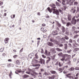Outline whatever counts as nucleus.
I'll use <instances>...</instances> for the list:
<instances>
[{
    "label": "nucleus",
    "mask_w": 79,
    "mask_h": 79,
    "mask_svg": "<svg viewBox=\"0 0 79 79\" xmlns=\"http://www.w3.org/2000/svg\"><path fill=\"white\" fill-rule=\"evenodd\" d=\"M47 10L50 13H51L52 12V11L53 10V14H56L57 16H58L59 15V11L58 10L55 9L53 8H52L51 9H50V8L49 7L47 8Z\"/></svg>",
    "instance_id": "obj_1"
},
{
    "label": "nucleus",
    "mask_w": 79,
    "mask_h": 79,
    "mask_svg": "<svg viewBox=\"0 0 79 79\" xmlns=\"http://www.w3.org/2000/svg\"><path fill=\"white\" fill-rule=\"evenodd\" d=\"M66 56L68 58V59L71 58V56L70 55H68V54H64L62 56V58L60 59V60L62 61H64V60H65V58H66Z\"/></svg>",
    "instance_id": "obj_2"
},
{
    "label": "nucleus",
    "mask_w": 79,
    "mask_h": 79,
    "mask_svg": "<svg viewBox=\"0 0 79 79\" xmlns=\"http://www.w3.org/2000/svg\"><path fill=\"white\" fill-rule=\"evenodd\" d=\"M71 75H72V73H69L66 75V76L67 77L69 78V79H74L73 76H71Z\"/></svg>",
    "instance_id": "obj_3"
},
{
    "label": "nucleus",
    "mask_w": 79,
    "mask_h": 79,
    "mask_svg": "<svg viewBox=\"0 0 79 79\" xmlns=\"http://www.w3.org/2000/svg\"><path fill=\"white\" fill-rule=\"evenodd\" d=\"M67 4L71 6L73 3V2H71V0H66Z\"/></svg>",
    "instance_id": "obj_4"
},
{
    "label": "nucleus",
    "mask_w": 79,
    "mask_h": 79,
    "mask_svg": "<svg viewBox=\"0 0 79 79\" xmlns=\"http://www.w3.org/2000/svg\"><path fill=\"white\" fill-rule=\"evenodd\" d=\"M9 40H10V39L8 38H6L4 40V42L5 44H8V42H9Z\"/></svg>",
    "instance_id": "obj_5"
},
{
    "label": "nucleus",
    "mask_w": 79,
    "mask_h": 79,
    "mask_svg": "<svg viewBox=\"0 0 79 79\" xmlns=\"http://www.w3.org/2000/svg\"><path fill=\"white\" fill-rule=\"evenodd\" d=\"M39 63L41 64H45V60L44 59H40Z\"/></svg>",
    "instance_id": "obj_6"
},
{
    "label": "nucleus",
    "mask_w": 79,
    "mask_h": 79,
    "mask_svg": "<svg viewBox=\"0 0 79 79\" xmlns=\"http://www.w3.org/2000/svg\"><path fill=\"white\" fill-rule=\"evenodd\" d=\"M52 33L53 35H58V31L57 30L53 31H52Z\"/></svg>",
    "instance_id": "obj_7"
},
{
    "label": "nucleus",
    "mask_w": 79,
    "mask_h": 79,
    "mask_svg": "<svg viewBox=\"0 0 79 79\" xmlns=\"http://www.w3.org/2000/svg\"><path fill=\"white\" fill-rule=\"evenodd\" d=\"M34 74L37 75H38V73H36V72H34V71H32L31 73V76H34Z\"/></svg>",
    "instance_id": "obj_8"
},
{
    "label": "nucleus",
    "mask_w": 79,
    "mask_h": 79,
    "mask_svg": "<svg viewBox=\"0 0 79 79\" xmlns=\"http://www.w3.org/2000/svg\"><path fill=\"white\" fill-rule=\"evenodd\" d=\"M55 76L54 75H52V77H47V78L49 79H55Z\"/></svg>",
    "instance_id": "obj_9"
},
{
    "label": "nucleus",
    "mask_w": 79,
    "mask_h": 79,
    "mask_svg": "<svg viewBox=\"0 0 79 79\" xmlns=\"http://www.w3.org/2000/svg\"><path fill=\"white\" fill-rule=\"evenodd\" d=\"M48 46H50V47H53V44L52 42H49L48 43Z\"/></svg>",
    "instance_id": "obj_10"
},
{
    "label": "nucleus",
    "mask_w": 79,
    "mask_h": 79,
    "mask_svg": "<svg viewBox=\"0 0 79 79\" xmlns=\"http://www.w3.org/2000/svg\"><path fill=\"white\" fill-rule=\"evenodd\" d=\"M61 41H62V43L63 44H64L66 42V40H65V39L64 38H62V39H61Z\"/></svg>",
    "instance_id": "obj_11"
},
{
    "label": "nucleus",
    "mask_w": 79,
    "mask_h": 79,
    "mask_svg": "<svg viewBox=\"0 0 79 79\" xmlns=\"http://www.w3.org/2000/svg\"><path fill=\"white\" fill-rule=\"evenodd\" d=\"M68 70L70 71H73L74 70V68L73 67H71V68L68 69Z\"/></svg>",
    "instance_id": "obj_12"
},
{
    "label": "nucleus",
    "mask_w": 79,
    "mask_h": 79,
    "mask_svg": "<svg viewBox=\"0 0 79 79\" xmlns=\"http://www.w3.org/2000/svg\"><path fill=\"white\" fill-rule=\"evenodd\" d=\"M32 62H35L36 63H39L40 61H39L37 60H36L34 59H33L32 60Z\"/></svg>",
    "instance_id": "obj_13"
},
{
    "label": "nucleus",
    "mask_w": 79,
    "mask_h": 79,
    "mask_svg": "<svg viewBox=\"0 0 79 79\" xmlns=\"http://www.w3.org/2000/svg\"><path fill=\"white\" fill-rule=\"evenodd\" d=\"M61 8L62 9V11H65V10L66 9V6H63V7H61Z\"/></svg>",
    "instance_id": "obj_14"
},
{
    "label": "nucleus",
    "mask_w": 79,
    "mask_h": 79,
    "mask_svg": "<svg viewBox=\"0 0 79 79\" xmlns=\"http://www.w3.org/2000/svg\"><path fill=\"white\" fill-rule=\"evenodd\" d=\"M22 72V70H21L20 69L18 70H17L15 72V73L16 74H18V73H21Z\"/></svg>",
    "instance_id": "obj_15"
},
{
    "label": "nucleus",
    "mask_w": 79,
    "mask_h": 79,
    "mask_svg": "<svg viewBox=\"0 0 79 79\" xmlns=\"http://www.w3.org/2000/svg\"><path fill=\"white\" fill-rule=\"evenodd\" d=\"M71 15L69 14L68 15V20H71Z\"/></svg>",
    "instance_id": "obj_16"
},
{
    "label": "nucleus",
    "mask_w": 79,
    "mask_h": 79,
    "mask_svg": "<svg viewBox=\"0 0 79 79\" xmlns=\"http://www.w3.org/2000/svg\"><path fill=\"white\" fill-rule=\"evenodd\" d=\"M77 21L76 20H72L71 21V23L73 24H75L76 23Z\"/></svg>",
    "instance_id": "obj_17"
},
{
    "label": "nucleus",
    "mask_w": 79,
    "mask_h": 79,
    "mask_svg": "<svg viewBox=\"0 0 79 79\" xmlns=\"http://www.w3.org/2000/svg\"><path fill=\"white\" fill-rule=\"evenodd\" d=\"M51 51H52V53H56V51L54 48H52L51 49Z\"/></svg>",
    "instance_id": "obj_18"
},
{
    "label": "nucleus",
    "mask_w": 79,
    "mask_h": 79,
    "mask_svg": "<svg viewBox=\"0 0 79 79\" xmlns=\"http://www.w3.org/2000/svg\"><path fill=\"white\" fill-rule=\"evenodd\" d=\"M61 30L62 31V32L64 33L65 32V28L64 27H62Z\"/></svg>",
    "instance_id": "obj_19"
},
{
    "label": "nucleus",
    "mask_w": 79,
    "mask_h": 79,
    "mask_svg": "<svg viewBox=\"0 0 79 79\" xmlns=\"http://www.w3.org/2000/svg\"><path fill=\"white\" fill-rule=\"evenodd\" d=\"M50 73L52 74H55L56 72L55 71H51Z\"/></svg>",
    "instance_id": "obj_20"
},
{
    "label": "nucleus",
    "mask_w": 79,
    "mask_h": 79,
    "mask_svg": "<svg viewBox=\"0 0 79 79\" xmlns=\"http://www.w3.org/2000/svg\"><path fill=\"white\" fill-rule=\"evenodd\" d=\"M29 77V76L27 75H25L23 76V79H24V78H27V77Z\"/></svg>",
    "instance_id": "obj_21"
},
{
    "label": "nucleus",
    "mask_w": 79,
    "mask_h": 79,
    "mask_svg": "<svg viewBox=\"0 0 79 79\" xmlns=\"http://www.w3.org/2000/svg\"><path fill=\"white\" fill-rule=\"evenodd\" d=\"M32 56H34V54H31L28 55V57H29V58H30L31 59V58H32Z\"/></svg>",
    "instance_id": "obj_22"
},
{
    "label": "nucleus",
    "mask_w": 79,
    "mask_h": 79,
    "mask_svg": "<svg viewBox=\"0 0 79 79\" xmlns=\"http://www.w3.org/2000/svg\"><path fill=\"white\" fill-rule=\"evenodd\" d=\"M16 64H17V65H19V64H20V61H19V60H18L16 61Z\"/></svg>",
    "instance_id": "obj_23"
},
{
    "label": "nucleus",
    "mask_w": 79,
    "mask_h": 79,
    "mask_svg": "<svg viewBox=\"0 0 79 79\" xmlns=\"http://www.w3.org/2000/svg\"><path fill=\"white\" fill-rule=\"evenodd\" d=\"M12 74H13V73H12V72H11V71H10V73L9 74V76L10 79H11V78H12V77H11V75H12Z\"/></svg>",
    "instance_id": "obj_24"
},
{
    "label": "nucleus",
    "mask_w": 79,
    "mask_h": 79,
    "mask_svg": "<svg viewBox=\"0 0 79 79\" xmlns=\"http://www.w3.org/2000/svg\"><path fill=\"white\" fill-rule=\"evenodd\" d=\"M56 50L58 52H61L62 51V49H60L58 48H56Z\"/></svg>",
    "instance_id": "obj_25"
},
{
    "label": "nucleus",
    "mask_w": 79,
    "mask_h": 79,
    "mask_svg": "<svg viewBox=\"0 0 79 79\" xmlns=\"http://www.w3.org/2000/svg\"><path fill=\"white\" fill-rule=\"evenodd\" d=\"M62 3L63 5H65V2L66 1L64 0H62Z\"/></svg>",
    "instance_id": "obj_26"
},
{
    "label": "nucleus",
    "mask_w": 79,
    "mask_h": 79,
    "mask_svg": "<svg viewBox=\"0 0 79 79\" xmlns=\"http://www.w3.org/2000/svg\"><path fill=\"white\" fill-rule=\"evenodd\" d=\"M64 48L65 50H66L68 48V44H64Z\"/></svg>",
    "instance_id": "obj_27"
},
{
    "label": "nucleus",
    "mask_w": 79,
    "mask_h": 79,
    "mask_svg": "<svg viewBox=\"0 0 79 79\" xmlns=\"http://www.w3.org/2000/svg\"><path fill=\"white\" fill-rule=\"evenodd\" d=\"M38 53L37 52L36 54H35V57L34 58H36V59H38V55H37Z\"/></svg>",
    "instance_id": "obj_28"
},
{
    "label": "nucleus",
    "mask_w": 79,
    "mask_h": 79,
    "mask_svg": "<svg viewBox=\"0 0 79 79\" xmlns=\"http://www.w3.org/2000/svg\"><path fill=\"white\" fill-rule=\"evenodd\" d=\"M56 23L57 26L59 27H60L61 26V24H60V23H59L57 21H56Z\"/></svg>",
    "instance_id": "obj_29"
},
{
    "label": "nucleus",
    "mask_w": 79,
    "mask_h": 79,
    "mask_svg": "<svg viewBox=\"0 0 79 79\" xmlns=\"http://www.w3.org/2000/svg\"><path fill=\"white\" fill-rule=\"evenodd\" d=\"M71 23H67L66 26L67 27H69V26H71Z\"/></svg>",
    "instance_id": "obj_30"
},
{
    "label": "nucleus",
    "mask_w": 79,
    "mask_h": 79,
    "mask_svg": "<svg viewBox=\"0 0 79 79\" xmlns=\"http://www.w3.org/2000/svg\"><path fill=\"white\" fill-rule=\"evenodd\" d=\"M44 74L45 76H48V75H49L50 74L47 73H46V72H45L44 73Z\"/></svg>",
    "instance_id": "obj_31"
},
{
    "label": "nucleus",
    "mask_w": 79,
    "mask_h": 79,
    "mask_svg": "<svg viewBox=\"0 0 79 79\" xmlns=\"http://www.w3.org/2000/svg\"><path fill=\"white\" fill-rule=\"evenodd\" d=\"M58 65L59 67H61L63 66V64H61V62H60L59 63Z\"/></svg>",
    "instance_id": "obj_32"
},
{
    "label": "nucleus",
    "mask_w": 79,
    "mask_h": 79,
    "mask_svg": "<svg viewBox=\"0 0 79 79\" xmlns=\"http://www.w3.org/2000/svg\"><path fill=\"white\" fill-rule=\"evenodd\" d=\"M45 55L47 56L48 55V52H47V50H45Z\"/></svg>",
    "instance_id": "obj_33"
},
{
    "label": "nucleus",
    "mask_w": 79,
    "mask_h": 79,
    "mask_svg": "<svg viewBox=\"0 0 79 79\" xmlns=\"http://www.w3.org/2000/svg\"><path fill=\"white\" fill-rule=\"evenodd\" d=\"M4 50V48H2L0 49V52H3Z\"/></svg>",
    "instance_id": "obj_34"
},
{
    "label": "nucleus",
    "mask_w": 79,
    "mask_h": 79,
    "mask_svg": "<svg viewBox=\"0 0 79 79\" xmlns=\"http://www.w3.org/2000/svg\"><path fill=\"white\" fill-rule=\"evenodd\" d=\"M52 8L55 9V8H56V7H55L56 6L54 4H52Z\"/></svg>",
    "instance_id": "obj_35"
},
{
    "label": "nucleus",
    "mask_w": 79,
    "mask_h": 79,
    "mask_svg": "<svg viewBox=\"0 0 79 79\" xmlns=\"http://www.w3.org/2000/svg\"><path fill=\"white\" fill-rule=\"evenodd\" d=\"M40 66V64H36L35 65H33V66Z\"/></svg>",
    "instance_id": "obj_36"
},
{
    "label": "nucleus",
    "mask_w": 79,
    "mask_h": 79,
    "mask_svg": "<svg viewBox=\"0 0 79 79\" xmlns=\"http://www.w3.org/2000/svg\"><path fill=\"white\" fill-rule=\"evenodd\" d=\"M10 17L12 19H13V18H15V15H11Z\"/></svg>",
    "instance_id": "obj_37"
},
{
    "label": "nucleus",
    "mask_w": 79,
    "mask_h": 79,
    "mask_svg": "<svg viewBox=\"0 0 79 79\" xmlns=\"http://www.w3.org/2000/svg\"><path fill=\"white\" fill-rule=\"evenodd\" d=\"M78 36H79V35H76L73 37V38L74 39H76V38H77V37Z\"/></svg>",
    "instance_id": "obj_38"
},
{
    "label": "nucleus",
    "mask_w": 79,
    "mask_h": 79,
    "mask_svg": "<svg viewBox=\"0 0 79 79\" xmlns=\"http://www.w3.org/2000/svg\"><path fill=\"white\" fill-rule=\"evenodd\" d=\"M55 56H56V55L55 54L52 56L51 58H52V60H54V59H55Z\"/></svg>",
    "instance_id": "obj_39"
},
{
    "label": "nucleus",
    "mask_w": 79,
    "mask_h": 79,
    "mask_svg": "<svg viewBox=\"0 0 79 79\" xmlns=\"http://www.w3.org/2000/svg\"><path fill=\"white\" fill-rule=\"evenodd\" d=\"M56 6H60V4L59 3H58L57 2H56Z\"/></svg>",
    "instance_id": "obj_40"
},
{
    "label": "nucleus",
    "mask_w": 79,
    "mask_h": 79,
    "mask_svg": "<svg viewBox=\"0 0 79 79\" xmlns=\"http://www.w3.org/2000/svg\"><path fill=\"white\" fill-rule=\"evenodd\" d=\"M77 5H78V3L77 2H75L74 3V5L76 6Z\"/></svg>",
    "instance_id": "obj_41"
},
{
    "label": "nucleus",
    "mask_w": 79,
    "mask_h": 79,
    "mask_svg": "<svg viewBox=\"0 0 79 79\" xmlns=\"http://www.w3.org/2000/svg\"><path fill=\"white\" fill-rule=\"evenodd\" d=\"M74 10H75V9L73 7H72L71 8V10H70V11L71 12H73V11Z\"/></svg>",
    "instance_id": "obj_42"
},
{
    "label": "nucleus",
    "mask_w": 79,
    "mask_h": 79,
    "mask_svg": "<svg viewBox=\"0 0 79 79\" xmlns=\"http://www.w3.org/2000/svg\"><path fill=\"white\" fill-rule=\"evenodd\" d=\"M76 29V28L75 27L73 26L72 27V30L73 31H75V29Z\"/></svg>",
    "instance_id": "obj_43"
},
{
    "label": "nucleus",
    "mask_w": 79,
    "mask_h": 79,
    "mask_svg": "<svg viewBox=\"0 0 79 79\" xmlns=\"http://www.w3.org/2000/svg\"><path fill=\"white\" fill-rule=\"evenodd\" d=\"M58 55L60 56H62L63 55V53L62 52H60L58 54Z\"/></svg>",
    "instance_id": "obj_44"
},
{
    "label": "nucleus",
    "mask_w": 79,
    "mask_h": 79,
    "mask_svg": "<svg viewBox=\"0 0 79 79\" xmlns=\"http://www.w3.org/2000/svg\"><path fill=\"white\" fill-rule=\"evenodd\" d=\"M49 60H47L46 61V63L47 64V63H49V62L50 61V59L49 58Z\"/></svg>",
    "instance_id": "obj_45"
},
{
    "label": "nucleus",
    "mask_w": 79,
    "mask_h": 79,
    "mask_svg": "<svg viewBox=\"0 0 79 79\" xmlns=\"http://www.w3.org/2000/svg\"><path fill=\"white\" fill-rule=\"evenodd\" d=\"M64 38L65 39H66V40H68V39H69V38H68V37L66 36H65V37H64Z\"/></svg>",
    "instance_id": "obj_46"
},
{
    "label": "nucleus",
    "mask_w": 79,
    "mask_h": 79,
    "mask_svg": "<svg viewBox=\"0 0 79 79\" xmlns=\"http://www.w3.org/2000/svg\"><path fill=\"white\" fill-rule=\"evenodd\" d=\"M79 50V48H75L74 49V50L75 52H77V50Z\"/></svg>",
    "instance_id": "obj_47"
},
{
    "label": "nucleus",
    "mask_w": 79,
    "mask_h": 79,
    "mask_svg": "<svg viewBox=\"0 0 79 79\" xmlns=\"http://www.w3.org/2000/svg\"><path fill=\"white\" fill-rule=\"evenodd\" d=\"M68 45L69 47L70 48L71 47V46H72V45H71V43H69Z\"/></svg>",
    "instance_id": "obj_48"
},
{
    "label": "nucleus",
    "mask_w": 79,
    "mask_h": 79,
    "mask_svg": "<svg viewBox=\"0 0 79 79\" xmlns=\"http://www.w3.org/2000/svg\"><path fill=\"white\" fill-rule=\"evenodd\" d=\"M79 32V31H74V33H75V34H77Z\"/></svg>",
    "instance_id": "obj_49"
},
{
    "label": "nucleus",
    "mask_w": 79,
    "mask_h": 79,
    "mask_svg": "<svg viewBox=\"0 0 79 79\" xmlns=\"http://www.w3.org/2000/svg\"><path fill=\"white\" fill-rule=\"evenodd\" d=\"M73 42H74V43H75V44H76V45H78V44H77V43H76V42L75 40H73Z\"/></svg>",
    "instance_id": "obj_50"
},
{
    "label": "nucleus",
    "mask_w": 79,
    "mask_h": 79,
    "mask_svg": "<svg viewBox=\"0 0 79 79\" xmlns=\"http://www.w3.org/2000/svg\"><path fill=\"white\" fill-rule=\"evenodd\" d=\"M42 56L43 58H46V56H45V55H44V54L42 55Z\"/></svg>",
    "instance_id": "obj_51"
},
{
    "label": "nucleus",
    "mask_w": 79,
    "mask_h": 79,
    "mask_svg": "<svg viewBox=\"0 0 79 79\" xmlns=\"http://www.w3.org/2000/svg\"><path fill=\"white\" fill-rule=\"evenodd\" d=\"M71 50H68L67 51V53H71Z\"/></svg>",
    "instance_id": "obj_52"
},
{
    "label": "nucleus",
    "mask_w": 79,
    "mask_h": 79,
    "mask_svg": "<svg viewBox=\"0 0 79 79\" xmlns=\"http://www.w3.org/2000/svg\"><path fill=\"white\" fill-rule=\"evenodd\" d=\"M41 53H44V50L43 49L41 48Z\"/></svg>",
    "instance_id": "obj_53"
},
{
    "label": "nucleus",
    "mask_w": 79,
    "mask_h": 79,
    "mask_svg": "<svg viewBox=\"0 0 79 79\" xmlns=\"http://www.w3.org/2000/svg\"><path fill=\"white\" fill-rule=\"evenodd\" d=\"M69 43H73V40L72 39H70L69 40Z\"/></svg>",
    "instance_id": "obj_54"
},
{
    "label": "nucleus",
    "mask_w": 79,
    "mask_h": 79,
    "mask_svg": "<svg viewBox=\"0 0 79 79\" xmlns=\"http://www.w3.org/2000/svg\"><path fill=\"white\" fill-rule=\"evenodd\" d=\"M11 64H7V66L8 67H10L11 66Z\"/></svg>",
    "instance_id": "obj_55"
},
{
    "label": "nucleus",
    "mask_w": 79,
    "mask_h": 79,
    "mask_svg": "<svg viewBox=\"0 0 79 79\" xmlns=\"http://www.w3.org/2000/svg\"><path fill=\"white\" fill-rule=\"evenodd\" d=\"M18 56V55H15L13 56V58H16V57Z\"/></svg>",
    "instance_id": "obj_56"
},
{
    "label": "nucleus",
    "mask_w": 79,
    "mask_h": 79,
    "mask_svg": "<svg viewBox=\"0 0 79 79\" xmlns=\"http://www.w3.org/2000/svg\"><path fill=\"white\" fill-rule=\"evenodd\" d=\"M59 11L61 13V14H63V12L62 11V10H61V9H59Z\"/></svg>",
    "instance_id": "obj_57"
},
{
    "label": "nucleus",
    "mask_w": 79,
    "mask_h": 79,
    "mask_svg": "<svg viewBox=\"0 0 79 79\" xmlns=\"http://www.w3.org/2000/svg\"><path fill=\"white\" fill-rule=\"evenodd\" d=\"M26 73L27 74H31V73L28 72H26Z\"/></svg>",
    "instance_id": "obj_58"
},
{
    "label": "nucleus",
    "mask_w": 79,
    "mask_h": 79,
    "mask_svg": "<svg viewBox=\"0 0 79 79\" xmlns=\"http://www.w3.org/2000/svg\"><path fill=\"white\" fill-rule=\"evenodd\" d=\"M23 50V48L19 52L21 53V52H22Z\"/></svg>",
    "instance_id": "obj_59"
},
{
    "label": "nucleus",
    "mask_w": 79,
    "mask_h": 79,
    "mask_svg": "<svg viewBox=\"0 0 79 79\" xmlns=\"http://www.w3.org/2000/svg\"><path fill=\"white\" fill-rule=\"evenodd\" d=\"M75 70H79V67H76L75 68Z\"/></svg>",
    "instance_id": "obj_60"
},
{
    "label": "nucleus",
    "mask_w": 79,
    "mask_h": 79,
    "mask_svg": "<svg viewBox=\"0 0 79 79\" xmlns=\"http://www.w3.org/2000/svg\"><path fill=\"white\" fill-rule=\"evenodd\" d=\"M62 23L64 24H66V22H64V20H62Z\"/></svg>",
    "instance_id": "obj_61"
},
{
    "label": "nucleus",
    "mask_w": 79,
    "mask_h": 79,
    "mask_svg": "<svg viewBox=\"0 0 79 79\" xmlns=\"http://www.w3.org/2000/svg\"><path fill=\"white\" fill-rule=\"evenodd\" d=\"M76 18V17L75 16H74L73 18L72 19V20H76L75 19Z\"/></svg>",
    "instance_id": "obj_62"
},
{
    "label": "nucleus",
    "mask_w": 79,
    "mask_h": 79,
    "mask_svg": "<svg viewBox=\"0 0 79 79\" xmlns=\"http://www.w3.org/2000/svg\"><path fill=\"white\" fill-rule=\"evenodd\" d=\"M76 9H75L73 11H73V13L74 14L75 13V12H76Z\"/></svg>",
    "instance_id": "obj_63"
},
{
    "label": "nucleus",
    "mask_w": 79,
    "mask_h": 79,
    "mask_svg": "<svg viewBox=\"0 0 79 79\" xmlns=\"http://www.w3.org/2000/svg\"><path fill=\"white\" fill-rule=\"evenodd\" d=\"M40 71L41 72H42V71H44V69H40Z\"/></svg>",
    "instance_id": "obj_64"
}]
</instances>
